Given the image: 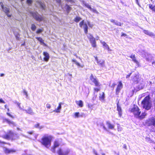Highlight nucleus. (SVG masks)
<instances>
[{
	"label": "nucleus",
	"instance_id": "obj_4",
	"mask_svg": "<svg viewBox=\"0 0 155 155\" xmlns=\"http://www.w3.org/2000/svg\"><path fill=\"white\" fill-rule=\"evenodd\" d=\"M90 79L92 82L94 84V85L97 87H94L93 89L95 92L97 93L101 90L100 86L101 85V84L97 79L96 78L94 77L92 74L91 75Z\"/></svg>",
	"mask_w": 155,
	"mask_h": 155
},
{
	"label": "nucleus",
	"instance_id": "obj_49",
	"mask_svg": "<svg viewBox=\"0 0 155 155\" xmlns=\"http://www.w3.org/2000/svg\"><path fill=\"white\" fill-rule=\"evenodd\" d=\"M0 103H5V101H3L2 98H0Z\"/></svg>",
	"mask_w": 155,
	"mask_h": 155
},
{
	"label": "nucleus",
	"instance_id": "obj_7",
	"mask_svg": "<svg viewBox=\"0 0 155 155\" xmlns=\"http://www.w3.org/2000/svg\"><path fill=\"white\" fill-rule=\"evenodd\" d=\"M30 13L36 21H41L43 20V17H42L39 16V15L38 12H31Z\"/></svg>",
	"mask_w": 155,
	"mask_h": 155
},
{
	"label": "nucleus",
	"instance_id": "obj_39",
	"mask_svg": "<svg viewBox=\"0 0 155 155\" xmlns=\"http://www.w3.org/2000/svg\"><path fill=\"white\" fill-rule=\"evenodd\" d=\"M6 114L9 116L10 117L12 118H15V117L12 115L10 113H8V112H7L6 113Z\"/></svg>",
	"mask_w": 155,
	"mask_h": 155
},
{
	"label": "nucleus",
	"instance_id": "obj_56",
	"mask_svg": "<svg viewBox=\"0 0 155 155\" xmlns=\"http://www.w3.org/2000/svg\"><path fill=\"white\" fill-rule=\"evenodd\" d=\"M110 21L112 22V23H114V24H115V23H116L115 21V20H114V19H111V20H110Z\"/></svg>",
	"mask_w": 155,
	"mask_h": 155
},
{
	"label": "nucleus",
	"instance_id": "obj_26",
	"mask_svg": "<svg viewBox=\"0 0 155 155\" xmlns=\"http://www.w3.org/2000/svg\"><path fill=\"white\" fill-rule=\"evenodd\" d=\"M36 38L38 41H39L41 43V44H43L45 46H47L46 45L44 42V40L42 39L40 37H36Z\"/></svg>",
	"mask_w": 155,
	"mask_h": 155
},
{
	"label": "nucleus",
	"instance_id": "obj_57",
	"mask_svg": "<svg viewBox=\"0 0 155 155\" xmlns=\"http://www.w3.org/2000/svg\"><path fill=\"white\" fill-rule=\"evenodd\" d=\"M93 105L92 104H88L87 105V106L89 108H91L92 107Z\"/></svg>",
	"mask_w": 155,
	"mask_h": 155
},
{
	"label": "nucleus",
	"instance_id": "obj_50",
	"mask_svg": "<svg viewBox=\"0 0 155 155\" xmlns=\"http://www.w3.org/2000/svg\"><path fill=\"white\" fill-rule=\"evenodd\" d=\"M139 90V89H136L134 88L133 90H132L133 92L134 93V92H136L137 91H138Z\"/></svg>",
	"mask_w": 155,
	"mask_h": 155
},
{
	"label": "nucleus",
	"instance_id": "obj_25",
	"mask_svg": "<svg viewBox=\"0 0 155 155\" xmlns=\"http://www.w3.org/2000/svg\"><path fill=\"white\" fill-rule=\"evenodd\" d=\"M75 102L77 104L79 107H81L83 106V102L82 101L80 100L79 101H76Z\"/></svg>",
	"mask_w": 155,
	"mask_h": 155
},
{
	"label": "nucleus",
	"instance_id": "obj_61",
	"mask_svg": "<svg viewBox=\"0 0 155 155\" xmlns=\"http://www.w3.org/2000/svg\"><path fill=\"white\" fill-rule=\"evenodd\" d=\"M103 127L104 130H106V128L104 125H103Z\"/></svg>",
	"mask_w": 155,
	"mask_h": 155
},
{
	"label": "nucleus",
	"instance_id": "obj_60",
	"mask_svg": "<svg viewBox=\"0 0 155 155\" xmlns=\"http://www.w3.org/2000/svg\"><path fill=\"white\" fill-rule=\"evenodd\" d=\"M4 107L6 109L8 107V106L7 104L5 105Z\"/></svg>",
	"mask_w": 155,
	"mask_h": 155
},
{
	"label": "nucleus",
	"instance_id": "obj_8",
	"mask_svg": "<svg viewBox=\"0 0 155 155\" xmlns=\"http://www.w3.org/2000/svg\"><path fill=\"white\" fill-rule=\"evenodd\" d=\"M88 38L91 43L92 46L93 48H96L97 45L95 38L91 34L90 35L89 37H88Z\"/></svg>",
	"mask_w": 155,
	"mask_h": 155
},
{
	"label": "nucleus",
	"instance_id": "obj_15",
	"mask_svg": "<svg viewBox=\"0 0 155 155\" xmlns=\"http://www.w3.org/2000/svg\"><path fill=\"white\" fill-rule=\"evenodd\" d=\"M139 75L137 74H135L133 77L132 80L133 83L135 84H137L139 82Z\"/></svg>",
	"mask_w": 155,
	"mask_h": 155
},
{
	"label": "nucleus",
	"instance_id": "obj_11",
	"mask_svg": "<svg viewBox=\"0 0 155 155\" xmlns=\"http://www.w3.org/2000/svg\"><path fill=\"white\" fill-rule=\"evenodd\" d=\"M4 153L6 154L15 153L16 151V150L15 149H9L6 147H4Z\"/></svg>",
	"mask_w": 155,
	"mask_h": 155
},
{
	"label": "nucleus",
	"instance_id": "obj_5",
	"mask_svg": "<svg viewBox=\"0 0 155 155\" xmlns=\"http://www.w3.org/2000/svg\"><path fill=\"white\" fill-rule=\"evenodd\" d=\"M52 138L51 136H44L42 138L41 143L42 144L48 147L51 145Z\"/></svg>",
	"mask_w": 155,
	"mask_h": 155
},
{
	"label": "nucleus",
	"instance_id": "obj_47",
	"mask_svg": "<svg viewBox=\"0 0 155 155\" xmlns=\"http://www.w3.org/2000/svg\"><path fill=\"white\" fill-rule=\"evenodd\" d=\"M46 107L48 109H50L51 107V106L49 104H46Z\"/></svg>",
	"mask_w": 155,
	"mask_h": 155
},
{
	"label": "nucleus",
	"instance_id": "obj_40",
	"mask_svg": "<svg viewBox=\"0 0 155 155\" xmlns=\"http://www.w3.org/2000/svg\"><path fill=\"white\" fill-rule=\"evenodd\" d=\"M79 114L78 112H77L74 113V115L76 117H79Z\"/></svg>",
	"mask_w": 155,
	"mask_h": 155
},
{
	"label": "nucleus",
	"instance_id": "obj_32",
	"mask_svg": "<svg viewBox=\"0 0 155 155\" xmlns=\"http://www.w3.org/2000/svg\"><path fill=\"white\" fill-rule=\"evenodd\" d=\"M36 2L40 5L41 7L42 8V9H45V5L44 3H42L41 2L39 1H37Z\"/></svg>",
	"mask_w": 155,
	"mask_h": 155
},
{
	"label": "nucleus",
	"instance_id": "obj_37",
	"mask_svg": "<svg viewBox=\"0 0 155 155\" xmlns=\"http://www.w3.org/2000/svg\"><path fill=\"white\" fill-rule=\"evenodd\" d=\"M34 127L35 128H39L40 129H41L42 128V127H40V124L39 123H37L36 124H35L34 125Z\"/></svg>",
	"mask_w": 155,
	"mask_h": 155
},
{
	"label": "nucleus",
	"instance_id": "obj_27",
	"mask_svg": "<svg viewBox=\"0 0 155 155\" xmlns=\"http://www.w3.org/2000/svg\"><path fill=\"white\" fill-rule=\"evenodd\" d=\"M61 103H59V105L57 109H55L54 111L56 113H59L60 112V110L61 108Z\"/></svg>",
	"mask_w": 155,
	"mask_h": 155
},
{
	"label": "nucleus",
	"instance_id": "obj_6",
	"mask_svg": "<svg viewBox=\"0 0 155 155\" xmlns=\"http://www.w3.org/2000/svg\"><path fill=\"white\" fill-rule=\"evenodd\" d=\"M145 124L148 127L153 126L155 127V116L147 119L145 122Z\"/></svg>",
	"mask_w": 155,
	"mask_h": 155
},
{
	"label": "nucleus",
	"instance_id": "obj_34",
	"mask_svg": "<svg viewBox=\"0 0 155 155\" xmlns=\"http://www.w3.org/2000/svg\"><path fill=\"white\" fill-rule=\"evenodd\" d=\"M65 5L67 7L66 10L68 13H69L71 10V8L67 4H66Z\"/></svg>",
	"mask_w": 155,
	"mask_h": 155
},
{
	"label": "nucleus",
	"instance_id": "obj_58",
	"mask_svg": "<svg viewBox=\"0 0 155 155\" xmlns=\"http://www.w3.org/2000/svg\"><path fill=\"white\" fill-rule=\"evenodd\" d=\"M0 5H1V7L2 8H3L4 5L3 4V3L2 2H0Z\"/></svg>",
	"mask_w": 155,
	"mask_h": 155
},
{
	"label": "nucleus",
	"instance_id": "obj_45",
	"mask_svg": "<svg viewBox=\"0 0 155 155\" xmlns=\"http://www.w3.org/2000/svg\"><path fill=\"white\" fill-rule=\"evenodd\" d=\"M87 24L89 27L91 28H92L93 26V25L90 24V22H87Z\"/></svg>",
	"mask_w": 155,
	"mask_h": 155
},
{
	"label": "nucleus",
	"instance_id": "obj_14",
	"mask_svg": "<svg viewBox=\"0 0 155 155\" xmlns=\"http://www.w3.org/2000/svg\"><path fill=\"white\" fill-rule=\"evenodd\" d=\"M59 145V142L58 140H55L54 143V145L52 148L51 150L53 153H55V148L58 147Z\"/></svg>",
	"mask_w": 155,
	"mask_h": 155
},
{
	"label": "nucleus",
	"instance_id": "obj_59",
	"mask_svg": "<svg viewBox=\"0 0 155 155\" xmlns=\"http://www.w3.org/2000/svg\"><path fill=\"white\" fill-rule=\"evenodd\" d=\"M17 129L18 130L21 131V128L19 127H17Z\"/></svg>",
	"mask_w": 155,
	"mask_h": 155
},
{
	"label": "nucleus",
	"instance_id": "obj_52",
	"mask_svg": "<svg viewBox=\"0 0 155 155\" xmlns=\"http://www.w3.org/2000/svg\"><path fill=\"white\" fill-rule=\"evenodd\" d=\"M88 8H89V9H90V10H92V8H91V6H90V5H87L86 6Z\"/></svg>",
	"mask_w": 155,
	"mask_h": 155
},
{
	"label": "nucleus",
	"instance_id": "obj_38",
	"mask_svg": "<svg viewBox=\"0 0 155 155\" xmlns=\"http://www.w3.org/2000/svg\"><path fill=\"white\" fill-rule=\"evenodd\" d=\"M43 31V30L42 29H39L36 31V33L37 34H39L42 32Z\"/></svg>",
	"mask_w": 155,
	"mask_h": 155
},
{
	"label": "nucleus",
	"instance_id": "obj_41",
	"mask_svg": "<svg viewBox=\"0 0 155 155\" xmlns=\"http://www.w3.org/2000/svg\"><path fill=\"white\" fill-rule=\"evenodd\" d=\"M91 10L94 13H96L97 14H98V12L96 10V9H92Z\"/></svg>",
	"mask_w": 155,
	"mask_h": 155
},
{
	"label": "nucleus",
	"instance_id": "obj_24",
	"mask_svg": "<svg viewBox=\"0 0 155 155\" xmlns=\"http://www.w3.org/2000/svg\"><path fill=\"white\" fill-rule=\"evenodd\" d=\"M101 42L102 44L103 47H104L105 49L107 50L108 51H110L111 50L110 49L108 45L106 44V43L105 42L103 41L102 42Z\"/></svg>",
	"mask_w": 155,
	"mask_h": 155
},
{
	"label": "nucleus",
	"instance_id": "obj_29",
	"mask_svg": "<svg viewBox=\"0 0 155 155\" xmlns=\"http://www.w3.org/2000/svg\"><path fill=\"white\" fill-rule=\"evenodd\" d=\"M25 112L29 114H33V110L31 107H29L28 109L25 110Z\"/></svg>",
	"mask_w": 155,
	"mask_h": 155
},
{
	"label": "nucleus",
	"instance_id": "obj_19",
	"mask_svg": "<svg viewBox=\"0 0 155 155\" xmlns=\"http://www.w3.org/2000/svg\"><path fill=\"white\" fill-rule=\"evenodd\" d=\"M4 122H5L9 124H12L14 126H16L15 123L12 121H11L8 118H5L3 119Z\"/></svg>",
	"mask_w": 155,
	"mask_h": 155
},
{
	"label": "nucleus",
	"instance_id": "obj_43",
	"mask_svg": "<svg viewBox=\"0 0 155 155\" xmlns=\"http://www.w3.org/2000/svg\"><path fill=\"white\" fill-rule=\"evenodd\" d=\"M127 35L126 34L124 33L123 32L121 33V37H123V36L127 37Z\"/></svg>",
	"mask_w": 155,
	"mask_h": 155
},
{
	"label": "nucleus",
	"instance_id": "obj_2",
	"mask_svg": "<svg viewBox=\"0 0 155 155\" xmlns=\"http://www.w3.org/2000/svg\"><path fill=\"white\" fill-rule=\"evenodd\" d=\"M142 107L147 110H149L151 107V103L150 94L145 97L141 102Z\"/></svg>",
	"mask_w": 155,
	"mask_h": 155
},
{
	"label": "nucleus",
	"instance_id": "obj_44",
	"mask_svg": "<svg viewBox=\"0 0 155 155\" xmlns=\"http://www.w3.org/2000/svg\"><path fill=\"white\" fill-rule=\"evenodd\" d=\"M32 2V0H27V3L29 4H31Z\"/></svg>",
	"mask_w": 155,
	"mask_h": 155
},
{
	"label": "nucleus",
	"instance_id": "obj_12",
	"mask_svg": "<svg viewBox=\"0 0 155 155\" xmlns=\"http://www.w3.org/2000/svg\"><path fill=\"white\" fill-rule=\"evenodd\" d=\"M123 87V84L121 81L118 82V84L116 89V94L118 95L120 91Z\"/></svg>",
	"mask_w": 155,
	"mask_h": 155
},
{
	"label": "nucleus",
	"instance_id": "obj_18",
	"mask_svg": "<svg viewBox=\"0 0 155 155\" xmlns=\"http://www.w3.org/2000/svg\"><path fill=\"white\" fill-rule=\"evenodd\" d=\"M143 33L146 35L151 37H154L155 35L152 32L149 31L147 30H143Z\"/></svg>",
	"mask_w": 155,
	"mask_h": 155
},
{
	"label": "nucleus",
	"instance_id": "obj_28",
	"mask_svg": "<svg viewBox=\"0 0 155 155\" xmlns=\"http://www.w3.org/2000/svg\"><path fill=\"white\" fill-rule=\"evenodd\" d=\"M117 110L118 111V114L120 117H121L122 115V110L120 106L118 105V104L117 103Z\"/></svg>",
	"mask_w": 155,
	"mask_h": 155
},
{
	"label": "nucleus",
	"instance_id": "obj_13",
	"mask_svg": "<svg viewBox=\"0 0 155 155\" xmlns=\"http://www.w3.org/2000/svg\"><path fill=\"white\" fill-rule=\"evenodd\" d=\"M94 57L98 64L101 67L104 66L105 61L104 60H99L97 56H94Z\"/></svg>",
	"mask_w": 155,
	"mask_h": 155
},
{
	"label": "nucleus",
	"instance_id": "obj_53",
	"mask_svg": "<svg viewBox=\"0 0 155 155\" xmlns=\"http://www.w3.org/2000/svg\"><path fill=\"white\" fill-rule=\"evenodd\" d=\"M131 74H132V73H130L129 74L127 75L126 76V78H129L130 77V76L131 75Z\"/></svg>",
	"mask_w": 155,
	"mask_h": 155
},
{
	"label": "nucleus",
	"instance_id": "obj_54",
	"mask_svg": "<svg viewBox=\"0 0 155 155\" xmlns=\"http://www.w3.org/2000/svg\"><path fill=\"white\" fill-rule=\"evenodd\" d=\"M27 133L30 134H32L33 133V131H30L28 132Z\"/></svg>",
	"mask_w": 155,
	"mask_h": 155
},
{
	"label": "nucleus",
	"instance_id": "obj_9",
	"mask_svg": "<svg viewBox=\"0 0 155 155\" xmlns=\"http://www.w3.org/2000/svg\"><path fill=\"white\" fill-rule=\"evenodd\" d=\"M84 20H82L79 23V26L80 27H82L83 25H84L83 28L84 29V33L87 34L88 33V27L87 24L85 23L84 24Z\"/></svg>",
	"mask_w": 155,
	"mask_h": 155
},
{
	"label": "nucleus",
	"instance_id": "obj_42",
	"mask_svg": "<svg viewBox=\"0 0 155 155\" xmlns=\"http://www.w3.org/2000/svg\"><path fill=\"white\" fill-rule=\"evenodd\" d=\"M116 85V84L115 83H113L112 85H111V87L112 88V89L113 90L114 89V88L115 87V86Z\"/></svg>",
	"mask_w": 155,
	"mask_h": 155
},
{
	"label": "nucleus",
	"instance_id": "obj_46",
	"mask_svg": "<svg viewBox=\"0 0 155 155\" xmlns=\"http://www.w3.org/2000/svg\"><path fill=\"white\" fill-rule=\"evenodd\" d=\"M66 1L68 2H70L71 3H74V0H65Z\"/></svg>",
	"mask_w": 155,
	"mask_h": 155
},
{
	"label": "nucleus",
	"instance_id": "obj_36",
	"mask_svg": "<svg viewBox=\"0 0 155 155\" xmlns=\"http://www.w3.org/2000/svg\"><path fill=\"white\" fill-rule=\"evenodd\" d=\"M123 24V23L122 22H116L115 23V25L117 26H121Z\"/></svg>",
	"mask_w": 155,
	"mask_h": 155
},
{
	"label": "nucleus",
	"instance_id": "obj_31",
	"mask_svg": "<svg viewBox=\"0 0 155 155\" xmlns=\"http://www.w3.org/2000/svg\"><path fill=\"white\" fill-rule=\"evenodd\" d=\"M148 6L149 8L155 12V5H153L152 4H149Z\"/></svg>",
	"mask_w": 155,
	"mask_h": 155
},
{
	"label": "nucleus",
	"instance_id": "obj_21",
	"mask_svg": "<svg viewBox=\"0 0 155 155\" xmlns=\"http://www.w3.org/2000/svg\"><path fill=\"white\" fill-rule=\"evenodd\" d=\"M106 124L107 126L108 127L109 129H114V124H112L109 121H107L106 122Z\"/></svg>",
	"mask_w": 155,
	"mask_h": 155
},
{
	"label": "nucleus",
	"instance_id": "obj_63",
	"mask_svg": "<svg viewBox=\"0 0 155 155\" xmlns=\"http://www.w3.org/2000/svg\"><path fill=\"white\" fill-rule=\"evenodd\" d=\"M6 109H7L8 111V112L9 111L10 109H9V107L7 108Z\"/></svg>",
	"mask_w": 155,
	"mask_h": 155
},
{
	"label": "nucleus",
	"instance_id": "obj_55",
	"mask_svg": "<svg viewBox=\"0 0 155 155\" xmlns=\"http://www.w3.org/2000/svg\"><path fill=\"white\" fill-rule=\"evenodd\" d=\"M123 148L125 149H127V146L126 144H124V145Z\"/></svg>",
	"mask_w": 155,
	"mask_h": 155
},
{
	"label": "nucleus",
	"instance_id": "obj_48",
	"mask_svg": "<svg viewBox=\"0 0 155 155\" xmlns=\"http://www.w3.org/2000/svg\"><path fill=\"white\" fill-rule=\"evenodd\" d=\"M23 93L25 94V95H26V96H28V94L27 92L25 90H23Z\"/></svg>",
	"mask_w": 155,
	"mask_h": 155
},
{
	"label": "nucleus",
	"instance_id": "obj_16",
	"mask_svg": "<svg viewBox=\"0 0 155 155\" xmlns=\"http://www.w3.org/2000/svg\"><path fill=\"white\" fill-rule=\"evenodd\" d=\"M43 54L44 56L43 58L44 61L46 62L48 61L50 58L49 54L47 52L44 51L43 52Z\"/></svg>",
	"mask_w": 155,
	"mask_h": 155
},
{
	"label": "nucleus",
	"instance_id": "obj_64",
	"mask_svg": "<svg viewBox=\"0 0 155 155\" xmlns=\"http://www.w3.org/2000/svg\"><path fill=\"white\" fill-rule=\"evenodd\" d=\"M152 64H154V66H155V61H154L152 63Z\"/></svg>",
	"mask_w": 155,
	"mask_h": 155
},
{
	"label": "nucleus",
	"instance_id": "obj_23",
	"mask_svg": "<svg viewBox=\"0 0 155 155\" xmlns=\"http://www.w3.org/2000/svg\"><path fill=\"white\" fill-rule=\"evenodd\" d=\"M129 57L131 59H132V61L135 63L137 64H138L139 62L136 59V58L135 57V54H131Z\"/></svg>",
	"mask_w": 155,
	"mask_h": 155
},
{
	"label": "nucleus",
	"instance_id": "obj_51",
	"mask_svg": "<svg viewBox=\"0 0 155 155\" xmlns=\"http://www.w3.org/2000/svg\"><path fill=\"white\" fill-rule=\"evenodd\" d=\"M57 3H58L59 4H61V0H55Z\"/></svg>",
	"mask_w": 155,
	"mask_h": 155
},
{
	"label": "nucleus",
	"instance_id": "obj_1",
	"mask_svg": "<svg viewBox=\"0 0 155 155\" xmlns=\"http://www.w3.org/2000/svg\"><path fill=\"white\" fill-rule=\"evenodd\" d=\"M129 111L132 113L135 118L140 120L144 118L147 115L145 112H142L140 115L141 111L140 109L137 105L135 104H134L133 107L129 109Z\"/></svg>",
	"mask_w": 155,
	"mask_h": 155
},
{
	"label": "nucleus",
	"instance_id": "obj_62",
	"mask_svg": "<svg viewBox=\"0 0 155 155\" xmlns=\"http://www.w3.org/2000/svg\"><path fill=\"white\" fill-rule=\"evenodd\" d=\"M136 2L137 3V4H138V5H139L138 0H136Z\"/></svg>",
	"mask_w": 155,
	"mask_h": 155
},
{
	"label": "nucleus",
	"instance_id": "obj_22",
	"mask_svg": "<svg viewBox=\"0 0 155 155\" xmlns=\"http://www.w3.org/2000/svg\"><path fill=\"white\" fill-rule=\"evenodd\" d=\"M5 145H8L9 146H10L11 144V143L9 142H6L0 140V147H4Z\"/></svg>",
	"mask_w": 155,
	"mask_h": 155
},
{
	"label": "nucleus",
	"instance_id": "obj_10",
	"mask_svg": "<svg viewBox=\"0 0 155 155\" xmlns=\"http://www.w3.org/2000/svg\"><path fill=\"white\" fill-rule=\"evenodd\" d=\"M70 151L68 150L64 152L61 148H59L57 150V153L58 155H68Z\"/></svg>",
	"mask_w": 155,
	"mask_h": 155
},
{
	"label": "nucleus",
	"instance_id": "obj_17",
	"mask_svg": "<svg viewBox=\"0 0 155 155\" xmlns=\"http://www.w3.org/2000/svg\"><path fill=\"white\" fill-rule=\"evenodd\" d=\"M3 9V11L5 12V13L7 15V16L8 17H11V15H10L8 14L10 11H9V8H8L6 7H4L3 6V8H2Z\"/></svg>",
	"mask_w": 155,
	"mask_h": 155
},
{
	"label": "nucleus",
	"instance_id": "obj_35",
	"mask_svg": "<svg viewBox=\"0 0 155 155\" xmlns=\"http://www.w3.org/2000/svg\"><path fill=\"white\" fill-rule=\"evenodd\" d=\"M31 29L33 31H35L36 28V26L34 24H32L31 25Z\"/></svg>",
	"mask_w": 155,
	"mask_h": 155
},
{
	"label": "nucleus",
	"instance_id": "obj_33",
	"mask_svg": "<svg viewBox=\"0 0 155 155\" xmlns=\"http://www.w3.org/2000/svg\"><path fill=\"white\" fill-rule=\"evenodd\" d=\"M81 19V18L79 16H76L74 18V21L77 22H78Z\"/></svg>",
	"mask_w": 155,
	"mask_h": 155
},
{
	"label": "nucleus",
	"instance_id": "obj_20",
	"mask_svg": "<svg viewBox=\"0 0 155 155\" xmlns=\"http://www.w3.org/2000/svg\"><path fill=\"white\" fill-rule=\"evenodd\" d=\"M99 99L101 101H104L105 100V93L104 92H102L101 93L99 94Z\"/></svg>",
	"mask_w": 155,
	"mask_h": 155
},
{
	"label": "nucleus",
	"instance_id": "obj_3",
	"mask_svg": "<svg viewBox=\"0 0 155 155\" xmlns=\"http://www.w3.org/2000/svg\"><path fill=\"white\" fill-rule=\"evenodd\" d=\"M16 134L11 130H8L7 133L4 135L2 136V137L3 139L7 140L13 141L19 138V137L16 136Z\"/></svg>",
	"mask_w": 155,
	"mask_h": 155
},
{
	"label": "nucleus",
	"instance_id": "obj_30",
	"mask_svg": "<svg viewBox=\"0 0 155 155\" xmlns=\"http://www.w3.org/2000/svg\"><path fill=\"white\" fill-rule=\"evenodd\" d=\"M72 61L75 63V64L78 67L82 68L84 67L83 65H80V64L75 59H73L72 60Z\"/></svg>",
	"mask_w": 155,
	"mask_h": 155
}]
</instances>
